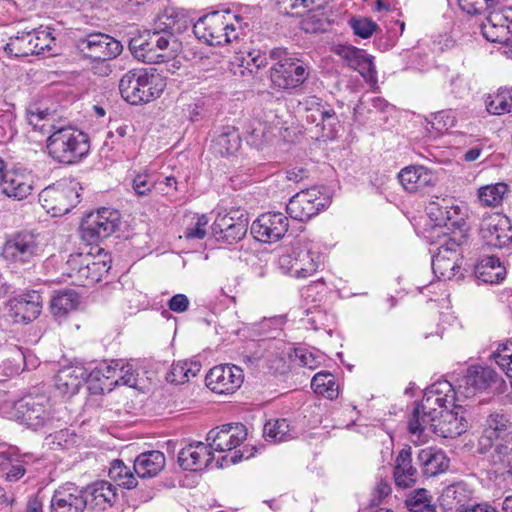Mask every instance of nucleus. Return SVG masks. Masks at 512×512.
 Instances as JSON below:
<instances>
[{"mask_svg": "<svg viewBox=\"0 0 512 512\" xmlns=\"http://www.w3.org/2000/svg\"><path fill=\"white\" fill-rule=\"evenodd\" d=\"M277 5L280 12L287 15H300V11L294 12V10L302 7L304 10L312 9L314 0H278Z\"/></svg>", "mask_w": 512, "mask_h": 512, "instance_id": "nucleus-57", "label": "nucleus"}, {"mask_svg": "<svg viewBox=\"0 0 512 512\" xmlns=\"http://www.w3.org/2000/svg\"><path fill=\"white\" fill-rule=\"evenodd\" d=\"M480 236L490 247L502 248L512 241V225L508 217L500 213L486 214L480 224Z\"/></svg>", "mask_w": 512, "mask_h": 512, "instance_id": "nucleus-16", "label": "nucleus"}, {"mask_svg": "<svg viewBox=\"0 0 512 512\" xmlns=\"http://www.w3.org/2000/svg\"><path fill=\"white\" fill-rule=\"evenodd\" d=\"M79 305V295L73 290L57 292L51 299L50 310L52 315L61 320Z\"/></svg>", "mask_w": 512, "mask_h": 512, "instance_id": "nucleus-39", "label": "nucleus"}, {"mask_svg": "<svg viewBox=\"0 0 512 512\" xmlns=\"http://www.w3.org/2000/svg\"><path fill=\"white\" fill-rule=\"evenodd\" d=\"M490 458L497 473L502 476L512 477V436H510L507 442L495 444Z\"/></svg>", "mask_w": 512, "mask_h": 512, "instance_id": "nucleus-40", "label": "nucleus"}, {"mask_svg": "<svg viewBox=\"0 0 512 512\" xmlns=\"http://www.w3.org/2000/svg\"><path fill=\"white\" fill-rule=\"evenodd\" d=\"M492 357L506 375L512 378V341L499 345Z\"/></svg>", "mask_w": 512, "mask_h": 512, "instance_id": "nucleus-49", "label": "nucleus"}, {"mask_svg": "<svg viewBox=\"0 0 512 512\" xmlns=\"http://www.w3.org/2000/svg\"><path fill=\"white\" fill-rule=\"evenodd\" d=\"M168 308L175 313H184L189 309L190 300L185 294H175L167 302Z\"/></svg>", "mask_w": 512, "mask_h": 512, "instance_id": "nucleus-64", "label": "nucleus"}, {"mask_svg": "<svg viewBox=\"0 0 512 512\" xmlns=\"http://www.w3.org/2000/svg\"><path fill=\"white\" fill-rule=\"evenodd\" d=\"M497 374L490 367L471 366L466 374L459 380L455 389L460 401L473 397L477 392L487 389L496 381Z\"/></svg>", "mask_w": 512, "mask_h": 512, "instance_id": "nucleus-22", "label": "nucleus"}, {"mask_svg": "<svg viewBox=\"0 0 512 512\" xmlns=\"http://www.w3.org/2000/svg\"><path fill=\"white\" fill-rule=\"evenodd\" d=\"M407 506L412 512H431L433 507L428 492L425 489L417 490L414 495L407 500Z\"/></svg>", "mask_w": 512, "mask_h": 512, "instance_id": "nucleus-53", "label": "nucleus"}, {"mask_svg": "<svg viewBox=\"0 0 512 512\" xmlns=\"http://www.w3.org/2000/svg\"><path fill=\"white\" fill-rule=\"evenodd\" d=\"M108 475L111 480L126 489H133L137 486V475L122 460L116 459L111 462Z\"/></svg>", "mask_w": 512, "mask_h": 512, "instance_id": "nucleus-43", "label": "nucleus"}, {"mask_svg": "<svg viewBox=\"0 0 512 512\" xmlns=\"http://www.w3.org/2000/svg\"><path fill=\"white\" fill-rule=\"evenodd\" d=\"M241 145V137L234 126L222 127L220 133L213 140L212 148L221 156L234 154Z\"/></svg>", "mask_w": 512, "mask_h": 512, "instance_id": "nucleus-37", "label": "nucleus"}, {"mask_svg": "<svg viewBox=\"0 0 512 512\" xmlns=\"http://www.w3.org/2000/svg\"><path fill=\"white\" fill-rule=\"evenodd\" d=\"M482 35L490 42L512 47V7L500 12L493 10L481 25Z\"/></svg>", "mask_w": 512, "mask_h": 512, "instance_id": "nucleus-21", "label": "nucleus"}, {"mask_svg": "<svg viewBox=\"0 0 512 512\" xmlns=\"http://www.w3.org/2000/svg\"><path fill=\"white\" fill-rule=\"evenodd\" d=\"M459 243L444 234L440 237L439 247L432 258V269L441 280H450L460 269Z\"/></svg>", "mask_w": 512, "mask_h": 512, "instance_id": "nucleus-15", "label": "nucleus"}, {"mask_svg": "<svg viewBox=\"0 0 512 512\" xmlns=\"http://www.w3.org/2000/svg\"><path fill=\"white\" fill-rule=\"evenodd\" d=\"M138 376L139 374L133 364L124 363L123 360H121V364L118 367V375L114 384L135 388L138 385Z\"/></svg>", "mask_w": 512, "mask_h": 512, "instance_id": "nucleus-50", "label": "nucleus"}, {"mask_svg": "<svg viewBox=\"0 0 512 512\" xmlns=\"http://www.w3.org/2000/svg\"><path fill=\"white\" fill-rule=\"evenodd\" d=\"M512 436V424L502 414H491L485 421L483 432L479 438V449L482 453L489 451L498 442H507Z\"/></svg>", "mask_w": 512, "mask_h": 512, "instance_id": "nucleus-25", "label": "nucleus"}, {"mask_svg": "<svg viewBox=\"0 0 512 512\" xmlns=\"http://www.w3.org/2000/svg\"><path fill=\"white\" fill-rule=\"evenodd\" d=\"M36 179L32 171L23 167H13L0 179V191L9 198L21 201L35 189Z\"/></svg>", "mask_w": 512, "mask_h": 512, "instance_id": "nucleus-19", "label": "nucleus"}, {"mask_svg": "<svg viewBox=\"0 0 512 512\" xmlns=\"http://www.w3.org/2000/svg\"><path fill=\"white\" fill-rule=\"evenodd\" d=\"M506 192L507 185L504 183L486 185L479 188L478 198L486 206H497L501 203Z\"/></svg>", "mask_w": 512, "mask_h": 512, "instance_id": "nucleus-46", "label": "nucleus"}, {"mask_svg": "<svg viewBox=\"0 0 512 512\" xmlns=\"http://www.w3.org/2000/svg\"><path fill=\"white\" fill-rule=\"evenodd\" d=\"M33 46H35V54H40L45 49H50L54 38L47 28L39 27L33 29Z\"/></svg>", "mask_w": 512, "mask_h": 512, "instance_id": "nucleus-56", "label": "nucleus"}, {"mask_svg": "<svg viewBox=\"0 0 512 512\" xmlns=\"http://www.w3.org/2000/svg\"><path fill=\"white\" fill-rule=\"evenodd\" d=\"M398 178L404 189L409 193L433 186L436 181L435 175L422 165H412L403 168L399 172Z\"/></svg>", "mask_w": 512, "mask_h": 512, "instance_id": "nucleus-29", "label": "nucleus"}, {"mask_svg": "<svg viewBox=\"0 0 512 512\" xmlns=\"http://www.w3.org/2000/svg\"><path fill=\"white\" fill-rule=\"evenodd\" d=\"M186 366L187 364L184 361H178L177 363L173 364L171 370L167 374V381L174 384H183L188 382V375L185 371Z\"/></svg>", "mask_w": 512, "mask_h": 512, "instance_id": "nucleus-62", "label": "nucleus"}, {"mask_svg": "<svg viewBox=\"0 0 512 512\" xmlns=\"http://www.w3.org/2000/svg\"><path fill=\"white\" fill-rule=\"evenodd\" d=\"M87 503L83 488L66 483L54 491L50 500V512H84Z\"/></svg>", "mask_w": 512, "mask_h": 512, "instance_id": "nucleus-23", "label": "nucleus"}, {"mask_svg": "<svg viewBox=\"0 0 512 512\" xmlns=\"http://www.w3.org/2000/svg\"><path fill=\"white\" fill-rule=\"evenodd\" d=\"M79 197L76 184L58 182L43 189L39 201L53 216H58L69 213L79 203Z\"/></svg>", "mask_w": 512, "mask_h": 512, "instance_id": "nucleus-11", "label": "nucleus"}, {"mask_svg": "<svg viewBox=\"0 0 512 512\" xmlns=\"http://www.w3.org/2000/svg\"><path fill=\"white\" fill-rule=\"evenodd\" d=\"M311 387L316 394L330 400L337 398L339 394L335 376L330 372H318L311 380Z\"/></svg>", "mask_w": 512, "mask_h": 512, "instance_id": "nucleus-44", "label": "nucleus"}, {"mask_svg": "<svg viewBox=\"0 0 512 512\" xmlns=\"http://www.w3.org/2000/svg\"><path fill=\"white\" fill-rule=\"evenodd\" d=\"M0 413L32 430L51 427L59 420L53 405L45 395H29L18 400L5 399L0 403Z\"/></svg>", "mask_w": 512, "mask_h": 512, "instance_id": "nucleus-2", "label": "nucleus"}, {"mask_svg": "<svg viewBox=\"0 0 512 512\" xmlns=\"http://www.w3.org/2000/svg\"><path fill=\"white\" fill-rule=\"evenodd\" d=\"M97 251V255L91 252L70 255L65 265V274L72 284L84 287L94 285L108 273L111 268L110 258L102 248Z\"/></svg>", "mask_w": 512, "mask_h": 512, "instance_id": "nucleus-7", "label": "nucleus"}, {"mask_svg": "<svg viewBox=\"0 0 512 512\" xmlns=\"http://www.w3.org/2000/svg\"><path fill=\"white\" fill-rule=\"evenodd\" d=\"M157 181L148 171L138 173L132 182L133 191L137 196H147L156 188Z\"/></svg>", "mask_w": 512, "mask_h": 512, "instance_id": "nucleus-52", "label": "nucleus"}, {"mask_svg": "<svg viewBox=\"0 0 512 512\" xmlns=\"http://www.w3.org/2000/svg\"><path fill=\"white\" fill-rule=\"evenodd\" d=\"M295 355L299 360L300 365L308 367L311 370L316 369L323 360V356L319 351L312 352L307 349L300 348L295 350Z\"/></svg>", "mask_w": 512, "mask_h": 512, "instance_id": "nucleus-58", "label": "nucleus"}, {"mask_svg": "<svg viewBox=\"0 0 512 512\" xmlns=\"http://www.w3.org/2000/svg\"><path fill=\"white\" fill-rule=\"evenodd\" d=\"M487 110L496 115L512 112V98L506 94L496 95L488 104Z\"/></svg>", "mask_w": 512, "mask_h": 512, "instance_id": "nucleus-59", "label": "nucleus"}, {"mask_svg": "<svg viewBox=\"0 0 512 512\" xmlns=\"http://www.w3.org/2000/svg\"><path fill=\"white\" fill-rule=\"evenodd\" d=\"M476 277L484 283L495 284L505 278L506 270L499 258L487 256L482 258L475 267Z\"/></svg>", "mask_w": 512, "mask_h": 512, "instance_id": "nucleus-36", "label": "nucleus"}, {"mask_svg": "<svg viewBox=\"0 0 512 512\" xmlns=\"http://www.w3.org/2000/svg\"><path fill=\"white\" fill-rule=\"evenodd\" d=\"M355 70L358 71L367 81H377V71L373 64V58L370 55L367 54Z\"/></svg>", "mask_w": 512, "mask_h": 512, "instance_id": "nucleus-63", "label": "nucleus"}, {"mask_svg": "<svg viewBox=\"0 0 512 512\" xmlns=\"http://www.w3.org/2000/svg\"><path fill=\"white\" fill-rule=\"evenodd\" d=\"M83 58L92 61H108L116 58L123 50L122 44L113 37L100 32L89 33L76 42Z\"/></svg>", "mask_w": 512, "mask_h": 512, "instance_id": "nucleus-10", "label": "nucleus"}, {"mask_svg": "<svg viewBox=\"0 0 512 512\" xmlns=\"http://www.w3.org/2000/svg\"><path fill=\"white\" fill-rule=\"evenodd\" d=\"M349 24L354 34L363 39L371 37L378 28L377 23L367 17H353Z\"/></svg>", "mask_w": 512, "mask_h": 512, "instance_id": "nucleus-51", "label": "nucleus"}, {"mask_svg": "<svg viewBox=\"0 0 512 512\" xmlns=\"http://www.w3.org/2000/svg\"><path fill=\"white\" fill-rule=\"evenodd\" d=\"M269 133L270 127L267 123L258 119L251 120L246 126V141L249 145L260 149L268 140Z\"/></svg>", "mask_w": 512, "mask_h": 512, "instance_id": "nucleus-45", "label": "nucleus"}, {"mask_svg": "<svg viewBox=\"0 0 512 512\" xmlns=\"http://www.w3.org/2000/svg\"><path fill=\"white\" fill-rule=\"evenodd\" d=\"M338 54L347 63L349 67L355 70L360 65L361 60L367 55L363 50L353 46H342L338 49Z\"/></svg>", "mask_w": 512, "mask_h": 512, "instance_id": "nucleus-55", "label": "nucleus"}, {"mask_svg": "<svg viewBox=\"0 0 512 512\" xmlns=\"http://www.w3.org/2000/svg\"><path fill=\"white\" fill-rule=\"evenodd\" d=\"M213 461V452L208 443L193 442L182 448L178 454L179 465L184 470L201 471Z\"/></svg>", "mask_w": 512, "mask_h": 512, "instance_id": "nucleus-27", "label": "nucleus"}, {"mask_svg": "<svg viewBox=\"0 0 512 512\" xmlns=\"http://www.w3.org/2000/svg\"><path fill=\"white\" fill-rule=\"evenodd\" d=\"M209 223V219L205 214L197 216L196 222L193 226L188 227L185 231V237L187 239H203L206 236V227Z\"/></svg>", "mask_w": 512, "mask_h": 512, "instance_id": "nucleus-61", "label": "nucleus"}, {"mask_svg": "<svg viewBox=\"0 0 512 512\" xmlns=\"http://www.w3.org/2000/svg\"><path fill=\"white\" fill-rule=\"evenodd\" d=\"M205 380L211 391L217 394H233L241 387L244 374L236 365L223 364L211 368Z\"/></svg>", "mask_w": 512, "mask_h": 512, "instance_id": "nucleus-18", "label": "nucleus"}, {"mask_svg": "<svg viewBox=\"0 0 512 512\" xmlns=\"http://www.w3.org/2000/svg\"><path fill=\"white\" fill-rule=\"evenodd\" d=\"M47 444L52 449H70L78 442V436L70 429H61L46 437Z\"/></svg>", "mask_w": 512, "mask_h": 512, "instance_id": "nucleus-48", "label": "nucleus"}, {"mask_svg": "<svg viewBox=\"0 0 512 512\" xmlns=\"http://www.w3.org/2000/svg\"><path fill=\"white\" fill-rule=\"evenodd\" d=\"M52 133L46 140L48 155L58 163L72 165L86 157L90 150L88 135L71 127L57 128L51 125Z\"/></svg>", "mask_w": 512, "mask_h": 512, "instance_id": "nucleus-3", "label": "nucleus"}, {"mask_svg": "<svg viewBox=\"0 0 512 512\" xmlns=\"http://www.w3.org/2000/svg\"><path fill=\"white\" fill-rule=\"evenodd\" d=\"M289 221L281 212L260 215L251 225V233L261 242L272 243L280 240L288 231Z\"/></svg>", "mask_w": 512, "mask_h": 512, "instance_id": "nucleus-20", "label": "nucleus"}, {"mask_svg": "<svg viewBox=\"0 0 512 512\" xmlns=\"http://www.w3.org/2000/svg\"><path fill=\"white\" fill-rule=\"evenodd\" d=\"M91 496V504L98 509L111 506L117 499L116 488L108 481H97L84 489Z\"/></svg>", "mask_w": 512, "mask_h": 512, "instance_id": "nucleus-38", "label": "nucleus"}, {"mask_svg": "<svg viewBox=\"0 0 512 512\" xmlns=\"http://www.w3.org/2000/svg\"><path fill=\"white\" fill-rule=\"evenodd\" d=\"M247 437V429L243 424H227L220 429H212L208 432L206 441L211 451L224 452L239 446Z\"/></svg>", "mask_w": 512, "mask_h": 512, "instance_id": "nucleus-24", "label": "nucleus"}, {"mask_svg": "<svg viewBox=\"0 0 512 512\" xmlns=\"http://www.w3.org/2000/svg\"><path fill=\"white\" fill-rule=\"evenodd\" d=\"M394 481L397 487L410 488L417 482L418 471L412 465L410 449H402L395 460Z\"/></svg>", "mask_w": 512, "mask_h": 512, "instance_id": "nucleus-32", "label": "nucleus"}, {"mask_svg": "<svg viewBox=\"0 0 512 512\" xmlns=\"http://www.w3.org/2000/svg\"><path fill=\"white\" fill-rule=\"evenodd\" d=\"M263 435L266 441L278 443L292 439L294 431L291 429L288 420L276 419L270 420L264 425Z\"/></svg>", "mask_w": 512, "mask_h": 512, "instance_id": "nucleus-42", "label": "nucleus"}, {"mask_svg": "<svg viewBox=\"0 0 512 512\" xmlns=\"http://www.w3.org/2000/svg\"><path fill=\"white\" fill-rule=\"evenodd\" d=\"M165 463L166 458L162 452L158 450L147 451L137 456L133 470L140 478H150L158 475L165 467Z\"/></svg>", "mask_w": 512, "mask_h": 512, "instance_id": "nucleus-33", "label": "nucleus"}, {"mask_svg": "<svg viewBox=\"0 0 512 512\" xmlns=\"http://www.w3.org/2000/svg\"><path fill=\"white\" fill-rule=\"evenodd\" d=\"M186 17L181 11L176 8L168 7L157 15L154 20L153 28L160 34H167L172 38L174 33H180L186 28Z\"/></svg>", "mask_w": 512, "mask_h": 512, "instance_id": "nucleus-34", "label": "nucleus"}, {"mask_svg": "<svg viewBox=\"0 0 512 512\" xmlns=\"http://www.w3.org/2000/svg\"><path fill=\"white\" fill-rule=\"evenodd\" d=\"M472 490L467 484L457 482L445 487L439 497L441 507L447 511L465 512L471 507Z\"/></svg>", "mask_w": 512, "mask_h": 512, "instance_id": "nucleus-28", "label": "nucleus"}, {"mask_svg": "<svg viewBox=\"0 0 512 512\" xmlns=\"http://www.w3.org/2000/svg\"><path fill=\"white\" fill-rule=\"evenodd\" d=\"M166 86L160 74L146 69H132L119 82L122 97L132 105L148 103L158 98Z\"/></svg>", "mask_w": 512, "mask_h": 512, "instance_id": "nucleus-6", "label": "nucleus"}, {"mask_svg": "<svg viewBox=\"0 0 512 512\" xmlns=\"http://www.w3.org/2000/svg\"><path fill=\"white\" fill-rule=\"evenodd\" d=\"M146 39H132L129 49L135 58L145 63H160L170 55L167 53L170 36L160 34L154 29Z\"/></svg>", "mask_w": 512, "mask_h": 512, "instance_id": "nucleus-14", "label": "nucleus"}, {"mask_svg": "<svg viewBox=\"0 0 512 512\" xmlns=\"http://www.w3.org/2000/svg\"><path fill=\"white\" fill-rule=\"evenodd\" d=\"M329 204V197L318 188L312 187L292 196L286 206V211L292 219L304 222L324 210Z\"/></svg>", "mask_w": 512, "mask_h": 512, "instance_id": "nucleus-12", "label": "nucleus"}, {"mask_svg": "<svg viewBox=\"0 0 512 512\" xmlns=\"http://www.w3.org/2000/svg\"><path fill=\"white\" fill-rule=\"evenodd\" d=\"M42 252L39 234L22 230L5 237L1 255L7 263L22 266L32 263Z\"/></svg>", "mask_w": 512, "mask_h": 512, "instance_id": "nucleus-9", "label": "nucleus"}, {"mask_svg": "<svg viewBox=\"0 0 512 512\" xmlns=\"http://www.w3.org/2000/svg\"><path fill=\"white\" fill-rule=\"evenodd\" d=\"M121 360H111L110 362H102L96 366H89V381H101L102 379H116L118 375V367Z\"/></svg>", "mask_w": 512, "mask_h": 512, "instance_id": "nucleus-47", "label": "nucleus"}, {"mask_svg": "<svg viewBox=\"0 0 512 512\" xmlns=\"http://www.w3.org/2000/svg\"><path fill=\"white\" fill-rule=\"evenodd\" d=\"M120 223V214L111 208H101L87 215L81 225L83 240L94 243L114 233Z\"/></svg>", "mask_w": 512, "mask_h": 512, "instance_id": "nucleus-13", "label": "nucleus"}, {"mask_svg": "<svg viewBox=\"0 0 512 512\" xmlns=\"http://www.w3.org/2000/svg\"><path fill=\"white\" fill-rule=\"evenodd\" d=\"M270 81L272 86L281 89H294L301 86L309 77L310 67L286 48L277 47L269 50Z\"/></svg>", "mask_w": 512, "mask_h": 512, "instance_id": "nucleus-5", "label": "nucleus"}, {"mask_svg": "<svg viewBox=\"0 0 512 512\" xmlns=\"http://www.w3.org/2000/svg\"><path fill=\"white\" fill-rule=\"evenodd\" d=\"M306 120L309 123H315L319 137L324 139L334 138L339 120L330 105L307 111Z\"/></svg>", "mask_w": 512, "mask_h": 512, "instance_id": "nucleus-31", "label": "nucleus"}, {"mask_svg": "<svg viewBox=\"0 0 512 512\" xmlns=\"http://www.w3.org/2000/svg\"><path fill=\"white\" fill-rule=\"evenodd\" d=\"M460 398L447 380L437 381L427 388L413 410L408 430L418 439L431 433L443 438H455L466 432L468 421Z\"/></svg>", "mask_w": 512, "mask_h": 512, "instance_id": "nucleus-1", "label": "nucleus"}, {"mask_svg": "<svg viewBox=\"0 0 512 512\" xmlns=\"http://www.w3.org/2000/svg\"><path fill=\"white\" fill-rule=\"evenodd\" d=\"M418 461L423 474L432 477L444 472L448 468L449 460L445 453L436 448L427 447L418 453Z\"/></svg>", "mask_w": 512, "mask_h": 512, "instance_id": "nucleus-35", "label": "nucleus"}, {"mask_svg": "<svg viewBox=\"0 0 512 512\" xmlns=\"http://www.w3.org/2000/svg\"><path fill=\"white\" fill-rule=\"evenodd\" d=\"M41 308V295L37 291H27L9 299L5 313L13 323H29L39 316Z\"/></svg>", "mask_w": 512, "mask_h": 512, "instance_id": "nucleus-17", "label": "nucleus"}, {"mask_svg": "<svg viewBox=\"0 0 512 512\" xmlns=\"http://www.w3.org/2000/svg\"><path fill=\"white\" fill-rule=\"evenodd\" d=\"M320 263V253L308 240L296 242L285 249L278 258L281 273L296 279L311 277L318 270Z\"/></svg>", "mask_w": 512, "mask_h": 512, "instance_id": "nucleus-8", "label": "nucleus"}, {"mask_svg": "<svg viewBox=\"0 0 512 512\" xmlns=\"http://www.w3.org/2000/svg\"><path fill=\"white\" fill-rule=\"evenodd\" d=\"M85 381H89L88 368L82 365H71L57 372L54 386L62 396L69 398L79 392Z\"/></svg>", "mask_w": 512, "mask_h": 512, "instance_id": "nucleus-26", "label": "nucleus"}, {"mask_svg": "<svg viewBox=\"0 0 512 512\" xmlns=\"http://www.w3.org/2000/svg\"><path fill=\"white\" fill-rule=\"evenodd\" d=\"M248 222L246 218H238L225 215L218 218L213 224L212 230L218 240H223L229 244L243 239L247 233Z\"/></svg>", "mask_w": 512, "mask_h": 512, "instance_id": "nucleus-30", "label": "nucleus"}, {"mask_svg": "<svg viewBox=\"0 0 512 512\" xmlns=\"http://www.w3.org/2000/svg\"><path fill=\"white\" fill-rule=\"evenodd\" d=\"M50 113L46 110H40L39 108L29 109L27 114L28 123L34 127V129H39L40 131H44L48 126L51 128L52 124H47L49 122Z\"/></svg>", "mask_w": 512, "mask_h": 512, "instance_id": "nucleus-60", "label": "nucleus"}, {"mask_svg": "<svg viewBox=\"0 0 512 512\" xmlns=\"http://www.w3.org/2000/svg\"><path fill=\"white\" fill-rule=\"evenodd\" d=\"M33 29L29 31L18 32L9 38L5 46V51L15 57H25L35 54L33 46Z\"/></svg>", "mask_w": 512, "mask_h": 512, "instance_id": "nucleus-41", "label": "nucleus"}, {"mask_svg": "<svg viewBox=\"0 0 512 512\" xmlns=\"http://www.w3.org/2000/svg\"><path fill=\"white\" fill-rule=\"evenodd\" d=\"M241 20L228 11H215L200 17L193 25V33L210 46L230 44L239 38Z\"/></svg>", "mask_w": 512, "mask_h": 512, "instance_id": "nucleus-4", "label": "nucleus"}, {"mask_svg": "<svg viewBox=\"0 0 512 512\" xmlns=\"http://www.w3.org/2000/svg\"><path fill=\"white\" fill-rule=\"evenodd\" d=\"M455 123L456 117L452 110H442L432 115V127L438 132L454 127Z\"/></svg>", "mask_w": 512, "mask_h": 512, "instance_id": "nucleus-54", "label": "nucleus"}]
</instances>
